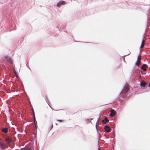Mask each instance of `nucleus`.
Returning a JSON list of instances; mask_svg holds the SVG:
<instances>
[{
    "label": "nucleus",
    "instance_id": "nucleus-1",
    "mask_svg": "<svg viewBox=\"0 0 150 150\" xmlns=\"http://www.w3.org/2000/svg\"><path fill=\"white\" fill-rule=\"evenodd\" d=\"M129 89L128 86L127 84L125 85L121 91V93H125L128 92Z\"/></svg>",
    "mask_w": 150,
    "mask_h": 150
},
{
    "label": "nucleus",
    "instance_id": "nucleus-2",
    "mask_svg": "<svg viewBox=\"0 0 150 150\" xmlns=\"http://www.w3.org/2000/svg\"><path fill=\"white\" fill-rule=\"evenodd\" d=\"M0 147L2 149H4L8 147L5 144L2 143L1 139H0Z\"/></svg>",
    "mask_w": 150,
    "mask_h": 150
},
{
    "label": "nucleus",
    "instance_id": "nucleus-3",
    "mask_svg": "<svg viewBox=\"0 0 150 150\" xmlns=\"http://www.w3.org/2000/svg\"><path fill=\"white\" fill-rule=\"evenodd\" d=\"M65 4V2L64 1H61L57 4V6L60 7L62 5H64Z\"/></svg>",
    "mask_w": 150,
    "mask_h": 150
},
{
    "label": "nucleus",
    "instance_id": "nucleus-4",
    "mask_svg": "<svg viewBox=\"0 0 150 150\" xmlns=\"http://www.w3.org/2000/svg\"><path fill=\"white\" fill-rule=\"evenodd\" d=\"M141 56H139L138 57L136 63V65L138 66L141 62Z\"/></svg>",
    "mask_w": 150,
    "mask_h": 150
},
{
    "label": "nucleus",
    "instance_id": "nucleus-5",
    "mask_svg": "<svg viewBox=\"0 0 150 150\" xmlns=\"http://www.w3.org/2000/svg\"><path fill=\"white\" fill-rule=\"evenodd\" d=\"M104 129L105 132H110V127L108 125H106L104 127Z\"/></svg>",
    "mask_w": 150,
    "mask_h": 150
},
{
    "label": "nucleus",
    "instance_id": "nucleus-6",
    "mask_svg": "<svg viewBox=\"0 0 150 150\" xmlns=\"http://www.w3.org/2000/svg\"><path fill=\"white\" fill-rule=\"evenodd\" d=\"M110 112L111 113L110 115L111 117H113L115 115L116 112L114 110L112 109L110 111Z\"/></svg>",
    "mask_w": 150,
    "mask_h": 150
},
{
    "label": "nucleus",
    "instance_id": "nucleus-7",
    "mask_svg": "<svg viewBox=\"0 0 150 150\" xmlns=\"http://www.w3.org/2000/svg\"><path fill=\"white\" fill-rule=\"evenodd\" d=\"M2 131L3 133L6 134L8 132V129L7 128H3L2 129Z\"/></svg>",
    "mask_w": 150,
    "mask_h": 150
},
{
    "label": "nucleus",
    "instance_id": "nucleus-8",
    "mask_svg": "<svg viewBox=\"0 0 150 150\" xmlns=\"http://www.w3.org/2000/svg\"><path fill=\"white\" fill-rule=\"evenodd\" d=\"M6 58L8 62H9L11 64L12 63V60L10 57L6 56Z\"/></svg>",
    "mask_w": 150,
    "mask_h": 150
},
{
    "label": "nucleus",
    "instance_id": "nucleus-9",
    "mask_svg": "<svg viewBox=\"0 0 150 150\" xmlns=\"http://www.w3.org/2000/svg\"><path fill=\"white\" fill-rule=\"evenodd\" d=\"M147 67V66L145 64H144L142 67V69L144 71H146V68Z\"/></svg>",
    "mask_w": 150,
    "mask_h": 150
},
{
    "label": "nucleus",
    "instance_id": "nucleus-10",
    "mask_svg": "<svg viewBox=\"0 0 150 150\" xmlns=\"http://www.w3.org/2000/svg\"><path fill=\"white\" fill-rule=\"evenodd\" d=\"M12 141V140L9 138H7L6 139V141L7 144H9Z\"/></svg>",
    "mask_w": 150,
    "mask_h": 150
},
{
    "label": "nucleus",
    "instance_id": "nucleus-11",
    "mask_svg": "<svg viewBox=\"0 0 150 150\" xmlns=\"http://www.w3.org/2000/svg\"><path fill=\"white\" fill-rule=\"evenodd\" d=\"M109 122V120L107 118V117H105L104 120H102V122L104 123H105L106 122Z\"/></svg>",
    "mask_w": 150,
    "mask_h": 150
},
{
    "label": "nucleus",
    "instance_id": "nucleus-12",
    "mask_svg": "<svg viewBox=\"0 0 150 150\" xmlns=\"http://www.w3.org/2000/svg\"><path fill=\"white\" fill-rule=\"evenodd\" d=\"M146 84V82L142 81L141 83V86L142 87H145Z\"/></svg>",
    "mask_w": 150,
    "mask_h": 150
},
{
    "label": "nucleus",
    "instance_id": "nucleus-13",
    "mask_svg": "<svg viewBox=\"0 0 150 150\" xmlns=\"http://www.w3.org/2000/svg\"><path fill=\"white\" fill-rule=\"evenodd\" d=\"M145 41V40L144 39H143L142 41V44H141V45L140 47L141 48H143L144 47V45Z\"/></svg>",
    "mask_w": 150,
    "mask_h": 150
},
{
    "label": "nucleus",
    "instance_id": "nucleus-14",
    "mask_svg": "<svg viewBox=\"0 0 150 150\" xmlns=\"http://www.w3.org/2000/svg\"><path fill=\"white\" fill-rule=\"evenodd\" d=\"M21 150H32L30 148H25L24 149H21Z\"/></svg>",
    "mask_w": 150,
    "mask_h": 150
},
{
    "label": "nucleus",
    "instance_id": "nucleus-15",
    "mask_svg": "<svg viewBox=\"0 0 150 150\" xmlns=\"http://www.w3.org/2000/svg\"><path fill=\"white\" fill-rule=\"evenodd\" d=\"M33 117H34V121H35V115L34 114L33 115Z\"/></svg>",
    "mask_w": 150,
    "mask_h": 150
},
{
    "label": "nucleus",
    "instance_id": "nucleus-16",
    "mask_svg": "<svg viewBox=\"0 0 150 150\" xmlns=\"http://www.w3.org/2000/svg\"><path fill=\"white\" fill-rule=\"evenodd\" d=\"M58 121H59L60 122H62L63 121L62 120H58Z\"/></svg>",
    "mask_w": 150,
    "mask_h": 150
},
{
    "label": "nucleus",
    "instance_id": "nucleus-17",
    "mask_svg": "<svg viewBox=\"0 0 150 150\" xmlns=\"http://www.w3.org/2000/svg\"><path fill=\"white\" fill-rule=\"evenodd\" d=\"M98 150H100V148H99L98 149Z\"/></svg>",
    "mask_w": 150,
    "mask_h": 150
},
{
    "label": "nucleus",
    "instance_id": "nucleus-18",
    "mask_svg": "<svg viewBox=\"0 0 150 150\" xmlns=\"http://www.w3.org/2000/svg\"><path fill=\"white\" fill-rule=\"evenodd\" d=\"M51 126L52 127H53V125H51Z\"/></svg>",
    "mask_w": 150,
    "mask_h": 150
},
{
    "label": "nucleus",
    "instance_id": "nucleus-19",
    "mask_svg": "<svg viewBox=\"0 0 150 150\" xmlns=\"http://www.w3.org/2000/svg\"><path fill=\"white\" fill-rule=\"evenodd\" d=\"M149 87H150V83L149 84Z\"/></svg>",
    "mask_w": 150,
    "mask_h": 150
}]
</instances>
